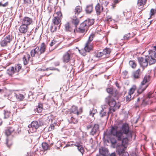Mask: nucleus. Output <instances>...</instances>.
<instances>
[{"label":"nucleus","instance_id":"43","mask_svg":"<svg viewBox=\"0 0 156 156\" xmlns=\"http://www.w3.org/2000/svg\"><path fill=\"white\" fill-rule=\"evenodd\" d=\"M50 30L52 32L55 31L57 30V27L55 26H51L50 28Z\"/></svg>","mask_w":156,"mask_h":156},{"label":"nucleus","instance_id":"54","mask_svg":"<svg viewBox=\"0 0 156 156\" xmlns=\"http://www.w3.org/2000/svg\"><path fill=\"white\" fill-rule=\"evenodd\" d=\"M155 12V10L154 9H151V10L150 11V14L151 16L154 15V13Z\"/></svg>","mask_w":156,"mask_h":156},{"label":"nucleus","instance_id":"56","mask_svg":"<svg viewBox=\"0 0 156 156\" xmlns=\"http://www.w3.org/2000/svg\"><path fill=\"white\" fill-rule=\"evenodd\" d=\"M57 14L58 16L57 17H59L60 18L62 16V14L60 12H57Z\"/></svg>","mask_w":156,"mask_h":156},{"label":"nucleus","instance_id":"12","mask_svg":"<svg viewBox=\"0 0 156 156\" xmlns=\"http://www.w3.org/2000/svg\"><path fill=\"white\" fill-rule=\"evenodd\" d=\"M39 126L40 125L38 122L34 121L31 123L30 124L28 125V127L29 129L28 130V131L29 133L30 132L31 133L35 132Z\"/></svg>","mask_w":156,"mask_h":156},{"label":"nucleus","instance_id":"52","mask_svg":"<svg viewBox=\"0 0 156 156\" xmlns=\"http://www.w3.org/2000/svg\"><path fill=\"white\" fill-rule=\"evenodd\" d=\"M150 52H154L156 54V46H154L152 50H150L149 51Z\"/></svg>","mask_w":156,"mask_h":156},{"label":"nucleus","instance_id":"2","mask_svg":"<svg viewBox=\"0 0 156 156\" xmlns=\"http://www.w3.org/2000/svg\"><path fill=\"white\" fill-rule=\"evenodd\" d=\"M94 22V19L88 18L81 24L79 28L76 29V32L78 33L82 34L81 35V37H83L89 27L93 25Z\"/></svg>","mask_w":156,"mask_h":156},{"label":"nucleus","instance_id":"13","mask_svg":"<svg viewBox=\"0 0 156 156\" xmlns=\"http://www.w3.org/2000/svg\"><path fill=\"white\" fill-rule=\"evenodd\" d=\"M22 24H23L28 27L32 25L33 23V20L32 18L27 16L23 17L21 20Z\"/></svg>","mask_w":156,"mask_h":156},{"label":"nucleus","instance_id":"50","mask_svg":"<svg viewBox=\"0 0 156 156\" xmlns=\"http://www.w3.org/2000/svg\"><path fill=\"white\" fill-rule=\"evenodd\" d=\"M112 17L110 16H108L106 17V21L107 22H109L112 21Z\"/></svg>","mask_w":156,"mask_h":156},{"label":"nucleus","instance_id":"63","mask_svg":"<svg viewBox=\"0 0 156 156\" xmlns=\"http://www.w3.org/2000/svg\"><path fill=\"white\" fill-rule=\"evenodd\" d=\"M74 145L78 147H79L81 145L79 143H76L74 144Z\"/></svg>","mask_w":156,"mask_h":156},{"label":"nucleus","instance_id":"39","mask_svg":"<svg viewBox=\"0 0 156 156\" xmlns=\"http://www.w3.org/2000/svg\"><path fill=\"white\" fill-rule=\"evenodd\" d=\"M21 65L18 64L16 65L14 67L15 72H18L21 68Z\"/></svg>","mask_w":156,"mask_h":156},{"label":"nucleus","instance_id":"49","mask_svg":"<svg viewBox=\"0 0 156 156\" xmlns=\"http://www.w3.org/2000/svg\"><path fill=\"white\" fill-rule=\"evenodd\" d=\"M107 91L110 94H112L113 92V89L112 88H108L106 89Z\"/></svg>","mask_w":156,"mask_h":156},{"label":"nucleus","instance_id":"7","mask_svg":"<svg viewBox=\"0 0 156 156\" xmlns=\"http://www.w3.org/2000/svg\"><path fill=\"white\" fill-rule=\"evenodd\" d=\"M73 54L72 53L71 51L69 50L66 52L63 55L62 59L64 63H68L69 62V64L71 66H74L75 64V60L72 59Z\"/></svg>","mask_w":156,"mask_h":156},{"label":"nucleus","instance_id":"30","mask_svg":"<svg viewBox=\"0 0 156 156\" xmlns=\"http://www.w3.org/2000/svg\"><path fill=\"white\" fill-rule=\"evenodd\" d=\"M43 110L42 105L41 104H39L38 106H36L35 111H36L37 113H40Z\"/></svg>","mask_w":156,"mask_h":156},{"label":"nucleus","instance_id":"32","mask_svg":"<svg viewBox=\"0 0 156 156\" xmlns=\"http://www.w3.org/2000/svg\"><path fill=\"white\" fill-rule=\"evenodd\" d=\"M53 23L56 25H58L61 22V20L59 17H55L52 20Z\"/></svg>","mask_w":156,"mask_h":156},{"label":"nucleus","instance_id":"33","mask_svg":"<svg viewBox=\"0 0 156 156\" xmlns=\"http://www.w3.org/2000/svg\"><path fill=\"white\" fill-rule=\"evenodd\" d=\"M6 144L8 147L12 145V139L11 137H7L6 139Z\"/></svg>","mask_w":156,"mask_h":156},{"label":"nucleus","instance_id":"37","mask_svg":"<svg viewBox=\"0 0 156 156\" xmlns=\"http://www.w3.org/2000/svg\"><path fill=\"white\" fill-rule=\"evenodd\" d=\"M42 146L43 150L44 151H46L49 148V147L48 144L46 143H42Z\"/></svg>","mask_w":156,"mask_h":156},{"label":"nucleus","instance_id":"64","mask_svg":"<svg viewBox=\"0 0 156 156\" xmlns=\"http://www.w3.org/2000/svg\"><path fill=\"white\" fill-rule=\"evenodd\" d=\"M109 156H116V154L115 152L112 153L109 155Z\"/></svg>","mask_w":156,"mask_h":156},{"label":"nucleus","instance_id":"17","mask_svg":"<svg viewBox=\"0 0 156 156\" xmlns=\"http://www.w3.org/2000/svg\"><path fill=\"white\" fill-rule=\"evenodd\" d=\"M99 152L103 156H108L109 155L108 149L105 147H102L100 148Z\"/></svg>","mask_w":156,"mask_h":156},{"label":"nucleus","instance_id":"59","mask_svg":"<svg viewBox=\"0 0 156 156\" xmlns=\"http://www.w3.org/2000/svg\"><path fill=\"white\" fill-rule=\"evenodd\" d=\"M122 156H129L128 153L126 152H124L123 153H122Z\"/></svg>","mask_w":156,"mask_h":156},{"label":"nucleus","instance_id":"5","mask_svg":"<svg viewBox=\"0 0 156 156\" xmlns=\"http://www.w3.org/2000/svg\"><path fill=\"white\" fill-rule=\"evenodd\" d=\"M82 11V7L78 6L76 7L74 11L71 14L70 18L72 20V22L76 27L78 25L79 21L78 18L79 15Z\"/></svg>","mask_w":156,"mask_h":156},{"label":"nucleus","instance_id":"6","mask_svg":"<svg viewBox=\"0 0 156 156\" xmlns=\"http://www.w3.org/2000/svg\"><path fill=\"white\" fill-rule=\"evenodd\" d=\"M95 37V34L94 33H91L89 36L88 40L85 44L84 49L79 51L80 53L83 55L85 56L86 52H89L92 50L93 46L91 42Z\"/></svg>","mask_w":156,"mask_h":156},{"label":"nucleus","instance_id":"61","mask_svg":"<svg viewBox=\"0 0 156 156\" xmlns=\"http://www.w3.org/2000/svg\"><path fill=\"white\" fill-rule=\"evenodd\" d=\"M82 112V108H80L79 109V111L78 110V112H79V115L80 114H81Z\"/></svg>","mask_w":156,"mask_h":156},{"label":"nucleus","instance_id":"28","mask_svg":"<svg viewBox=\"0 0 156 156\" xmlns=\"http://www.w3.org/2000/svg\"><path fill=\"white\" fill-rule=\"evenodd\" d=\"M140 70L138 69L137 70L134 71L133 73V76L135 78H138L140 75Z\"/></svg>","mask_w":156,"mask_h":156},{"label":"nucleus","instance_id":"47","mask_svg":"<svg viewBox=\"0 0 156 156\" xmlns=\"http://www.w3.org/2000/svg\"><path fill=\"white\" fill-rule=\"evenodd\" d=\"M10 114V112L8 111H5L4 112V117L5 119H6L9 118V115Z\"/></svg>","mask_w":156,"mask_h":156},{"label":"nucleus","instance_id":"36","mask_svg":"<svg viewBox=\"0 0 156 156\" xmlns=\"http://www.w3.org/2000/svg\"><path fill=\"white\" fill-rule=\"evenodd\" d=\"M48 70H56L58 71H59V70L57 68H55L53 67H50L47 69H41V71H48Z\"/></svg>","mask_w":156,"mask_h":156},{"label":"nucleus","instance_id":"55","mask_svg":"<svg viewBox=\"0 0 156 156\" xmlns=\"http://www.w3.org/2000/svg\"><path fill=\"white\" fill-rule=\"evenodd\" d=\"M93 126V124L92 122L90 123L88 125H87V129H90L92 126Z\"/></svg>","mask_w":156,"mask_h":156},{"label":"nucleus","instance_id":"3","mask_svg":"<svg viewBox=\"0 0 156 156\" xmlns=\"http://www.w3.org/2000/svg\"><path fill=\"white\" fill-rule=\"evenodd\" d=\"M132 137H125L121 141V144H117L116 146V152L119 155L123 153L130 143V139Z\"/></svg>","mask_w":156,"mask_h":156},{"label":"nucleus","instance_id":"58","mask_svg":"<svg viewBox=\"0 0 156 156\" xmlns=\"http://www.w3.org/2000/svg\"><path fill=\"white\" fill-rule=\"evenodd\" d=\"M103 108L107 110L108 112L109 111V108L108 107V106L107 105H104L102 107V109H103Z\"/></svg>","mask_w":156,"mask_h":156},{"label":"nucleus","instance_id":"29","mask_svg":"<svg viewBox=\"0 0 156 156\" xmlns=\"http://www.w3.org/2000/svg\"><path fill=\"white\" fill-rule=\"evenodd\" d=\"M70 112L76 115H79V112H78L77 107L75 106H73L70 109Z\"/></svg>","mask_w":156,"mask_h":156},{"label":"nucleus","instance_id":"4","mask_svg":"<svg viewBox=\"0 0 156 156\" xmlns=\"http://www.w3.org/2000/svg\"><path fill=\"white\" fill-rule=\"evenodd\" d=\"M46 46L44 43H42L40 47L37 46L32 49L30 51V55L32 57L40 58V55L46 51Z\"/></svg>","mask_w":156,"mask_h":156},{"label":"nucleus","instance_id":"34","mask_svg":"<svg viewBox=\"0 0 156 156\" xmlns=\"http://www.w3.org/2000/svg\"><path fill=\"white\" fill-rule=\"evenodd\" d=\"M107 113H108L107 110L103 108L100 112V116L101 117H103L106 115Z\"/></svg>","mask_w":156,"mask_h":156},{"label":"nucleus","instance_id":"31","mask_svg":"<svg viewBox=\"0 0 156 156\" xmlns=\"http://www.w3.org/2000/svg\"><path fill=\"white\" fill-rule=\"evenodd\" d=\"M15 72L14 68L13 66L10 67L7 71V73L10 76H12Z\"/></svg>","mask_w":156,"mask_h":156},{"label":"nucleus","instance_id":"41","mask_svg":"<svg viewBox=\"0 0 156 156\" xmlns=\"http://www.w3.org/2000/svg\"><path fill=\"white\" fill-rule=\"evenodd\" d=\"M129 64L133 68H135L136 66V64L134 61H129Z\"/></svg>","mask_w":156,"mask_h":156},{"label":"nucleus","instance_id":"10","mask_svg":"<svg viewBox=\"0 0 156 156\" xmlns=\"http://www.w3.org/2000/svg\"><path fill=\"white\" fill-rule=\"evenodd\" d=\"M12 37L11 35H7L2 39L0 42V45L2 47H5L8 46L12 41Z\"/></svg>","mask_w":156,"mask_h":156},{"label":"nucleus","instance_id":"11","mask_svg":"<svg viewBox=\"0 0 156 156\" xmlns=\"http://www.w3.org/2000/svg\"><path fill=\"white\" fill-rule=\"evenodd\" d=\"M148 64L151 65L154 64L156 62V54L154 52H150L149 51V56H146Z\"/></svg>","mask_w":156,"mask_h":156},{"label":"nucleus","instance_id":"48","mask_svg":"<svg viewBox=\"0 0 156 156\" xmlns=\"http://www.w3.org/2000/svg\"><path fill=\"white\" fill-rule=\"evenodd\" d=\"M119 2L118 0H115L114 2V3L112 4V8L114 9L116 6V4Z\"/></svg>","mask_w":156,"mask_h":156},{"label":"nucleus","instance_id":"26","mask_svg":"<svg viewBox=\"0 0 156 156\" xmlns=\"http://www.w3.org/2000/svg\"><path fill=\"white\" fill-rule=\"evenodd\" d=\"M110 138L109 141L112 144V147L114 148L116 147V140L115 138V137H109Z\"/></svg>","mask_w":156,"mask_h":156},{"label":"nucleus","instance_id":"9","mask_svg":"<svg viewBox=\"0 0 156 156\" xmlns=\"http://www.w3.org/2000/svg\"><path fill=\"white\" fill-rule=\"evenodd\" d=\"M105 101L111 107H115L118 108H119L120 105L119 104L116 103L115 101L110 95L108 96L105 98Z\"/></svg>","mask_w":156,"mask_h":156},{"label":"nucleus","instance_id":"22","mask_svg":"<svg viewBox=\"0 0 156 156\" xmlns=\"http://www.w3.org/2000/svg\"><path fill=\"white\" fill-rule=\"evenodd\" d=\"M34 3V0H23V4L27 6L32 7Z\"/></svg>","mask_w":156,"mask_h":156},{"label":"nucleus","instance_id":"38","mask_svg":"<svg viewBox=\"0 0 156 156\" xmlns=\"http://www.w3.org/2000/svg\"><path fill=\"white\" fill-rule=\"evenodd\" d=\"M116 109L118 108H117V107L116 108L115 107H110L109 108V111L108 112V114H109L110 113H112L113 112L115 111Z\"/></svg>","mask_w":156,"mask_h":156},{"label":"nucleus","instance_id":"20","mask_svg":"<svg viewBox=\"0 0 156 156\" xmlns=\"http://www.w3.org/2000/svg\"><path fill=\"white\" fill-rule=\"evenodd\" d=\"M30 58V55L28 53H26L23 58V64L24 65H26L28 64Z\"/></svg>","mask_w":156,"mask_h":156},{"label":"nucleus","instance_id":"1","mask_svg":"<svg viewBox=\"0 0 156 156\" xmlns=\"http://www.w3.org/2000/svg\"><path fill=\"white\" fill-rule=\"evenodd\" d=\"M121 121L118 122V125L112 126L110 130L111 135L115 136H122L123 135L128 136H136L134 135V133L130 129L128 124L127 123H123Z\"/></svg>","mask_w":156,"mask_h":156},{"label":"nucleus","instance_id":"18","mask_svg":"<svg viewBox=\"0 0 156 156\" xmlns=\"http://www.w3.org/2000/svg\"><path fill=\"white\" fill-rule=\"evenodd\" d=\"M28 28V26L22 24L19 28V30L21 33L25 34L27 32Z\"/></svg>","mask_w":156,"mask_h":156},{"label":"nucleus","instance_id":"23","mask_svg":"<svg viewBox=\"0 0 156 156\" xmlns=\"http://www.w3.org/2000/svg\"><path fill=\"white\" fill-rule=\"evenodd\" d=\"M147 0H138L137 5L139 9H142L146 3Z\"/></svg>","mask_w":156,"mask_h":156},{"label":"nucleus","instance_id":"44","mask_svg":"<svg viewBox=\"0 0 156 156\" xmlns=\"http://www.w3.org/2000/svg\"><path fill=\"white\" fill-rule=\"evenodd\" d=\"M55 123H54L53 124H51L48 128V131H51L52 130L54 129L55 126Z\"/></svg>","mask_w":156,"mask_h":156},{"label":"nucleus","instance_id":"14","mask_svg":"<svg viewBox=\"0 0 156 156\" xmlns=\"http://www.w3.org/2000/svg\"><path fill=\"white\" fill-rule=\"evenodd\" d=\"M138 60L141 67L143 69L147 67L148 65V62L146 56L145 58L142 57L138 58Z\"/></svg>","mask_w":156,"mask_h":156},{"label":"nucleus","instance_id":"45","mask_svg":"<svg viewBox=\"0 0 156 156\" xmlns=\"http://www.w3.org/2000/svg\"><path fill=\"white\" fill-rule=\"evenodd\" d=\"M77 149L79 151H80L82 154H83L84 151V149L82 145H80L79 147H78Z\"/></svg>","mask_w":156,"mask_h":156},{"label":"nucleus","instance_id":"40","mask_svg":"<svg viewBox=\"0 0 156 156\" xmlns=\"http://www.w3.org/2000/svg\"><path fill=\"white\" fill-rule=\"evenodd\" d=\"M97 110L96 109H92L90 110L89 112V115L92 117H94L95 114L96 113Z\"/></svg>","mask_w":156,"mask_h":156},{"label":"nucleus","instance_id":"27","mask_svg":"<svg viewBox=\"0 0 156 156\" xmlns=\"http://www.w3.org/2000/svg\"><path fill=\"white\" fill-rule=\"evenodd\" d=\"M93 5H90L87 6L85 11L87 14H90L93 11Z\"/></svg>","mask_w":156,"mask_h":156},{"label":"nucleus","instance_id":"57","mask_svg":"<svg viewBox=\"0 0 156 156\" xmlns=\"http://www.w3.org/2000/svg\"><path fill=\"white\" fill-rule=\"evenodd\" d=\"M147 104V102H146L144 100H143L142 102V105L143 106H145Z\"/></svg>","mask_w":156,"mask_h":156},{"label":"nucleus","instance_id":"46","mask_svg":"<svg viewBox=\"0 0 156 156\" xmlns=\"http://www.w3.org/2000/svg\"><path fill=\"white\" fill-rule=\"evenodd\" d=\"M70 121V123H73L74 124H75L77 122V120L74 118L73 117H71Z\"/></svg>","mask_w":156,"mask_h":156},{"label":"nucleus","instance_id":"21","mask_svg":"<svg viewBox=\"0 0 156 156\" xmlns=\"http://www.w3.org/2000/svg\"><path fill=\"white\" fill-rule=\"evenodd\" d=\"M111 50L109 48H106L102 51L103 54V58H108L109 57Z\"/></svg>","mask_w":156,"mask_h":156},{"label":"nucleus","instance_id":"53","mask_svg":"<svg viewBox=\"0 0 156 156\" xmlns=\"http://www.w3.org/2000/svg\"><path fill=\"white\" fill-rule=\"evenodd\" d=\"M130 34H125L124 35L123 37L124 39V40H128L129 38L130 37L129 36Z\"/></svg>","mask_w":156,"mask_h":156},{"label":"nucleus","instance_id":"35","mask_svg":"<svg viewBox=\"0 0 156 156\" xmlns=\"http://www.w3.org/2000/svg\"><path fill=\"white\" fill-rule=\"evenodd\" d=\"M94 56L97 58L102 57L103 58V54L102 52L97 51L95 53Z\"/></svg>","mask_w":156,"mask_h":156},{"label":"nucleus","instance_id":"19","mask_svg":"<svg viewBox=\"0 0 156 156\" xmlns=\"http://www.w3.org/2000/svg\"><path fill=\"white\" fill-rule=\"evenodd\" d=\"M103 8L102 5H100L99 3L97 4L95 7V9L97 15H100L103 12Z\"/></svg>","mask_w":156,"mask_h":156},{"label":"nucleus","instance_id":"15","mask_svg":"<svg viewBox=\"0 0 156 156\" xmlns=\"http://www.w3.org/2000/svg\"><path fill=\"white\" fill-rule=\"evenodd\" d=\"M99 125L98 124H94L90 133L92 136L96 135L97 136L99 135Z\"/></svg>","mask_w":156,"mask_h":156},{"label":"nucleus","instance_id":"24","mask_svg":"<svg viewBox=\"0 0 156 156\" xmlns=\"http://www.w3.org/2000/svg\"><path fill=\"white\" fill-rule=\"evenodd\" d=\"M14 96L19 101L22 100L24 98V96L23 94H20L19 92L15 93Z\"/></svg>","mask_w":156,"mask_h":156},{"label":"nucleus","instance_id":"25","mask_svg":"<svg viewBox=\"0 0 156 156\" xmlns=\"http://www.w3.org/2000/svg\"><path fill=\"white\" fill-rule=\"evenodd\" d=\"M65 30L67 31H71L73 29L69 23V22L66 23L64 25Z\"/></svg>","mask_w":156,"mask_h":156},{"label":"nucleus","instance_id":"51","mask_svg":"<svg viewBox=\"0 0 156 156\" xmlns=\"http://www.w3.org/2000/svg\"><path fill=\"white\" fill-rule=\"evenodd\" d=\"M131 95L130 94H129V95L128 96L126 97V101H129L131 100Z\"/></svg>","mask_w":156,"mask_h":156},{"label":"nucleus","instance_id":"42","mask_svg":"<svg viewBox=\"0 0 156 156\" xmlns=\"http://www.w3.org/2000/svg\"><path fill=\"white\" fill-rule=\"evenodd\" d=\"M136 89V87L135 86H133L130 89L129 91V94L130 95L133 94Z\"/></svg>","mask_w":156,"mask_h":156},{"label":"nucleus","instance_id":"60","mask_svg":"<svg viewBox=\"0 0 156 156\" xmlns=\"http://www.w3.org/2000/svg\"><path fill=\"white\" fill-rule=\"evenodd\" d=\"M8 5V2H6L4 4H2V6L3 7H5Z\"/></svg>","mask_w":156,"mask_h":156},{"label":"nucleus","instance_id":"62","mask_svg":"<svg viewBox=\"0 0 156 156\" xmlns=\"http://www.w3.org/2000/svg\"><path fill=\"white\" fill-rule=\"evenodd\" d=\"M109 2L107 1H105L103 2V4H105L106 6L108 4Z\"/></svg>","mask_w":156,"mask_h":156},{"label":"nucleus","instance_id":"8","mask_svg":"<svg viewBox=\"0 0 156 156\" xmlns=\"http://www.w3.org/2000/svg\"><path fill=\"white\" fill-rule=\"evenodd\" d=\"M149 76L148 75H146L144 76L138 89V93L140 94L142 93L148 87V84L147 83L149 81Z\"/></svg>","mask_w":156,"mask_h":156},{"label":"nucleus","instance_id":"16","mask_svg":"<svg viewBox=\"0 0 156 156\" xmlns=\"http://www.w3.org/2000/svg\"><path fill=\"white\" fill-rule=\"evenodd\" d=\"M15 133V129L12 127H8L5 132V135L7 136L13 135Z\"/></svg>","mask_w":156,"mask_h":156}]
</instances>
